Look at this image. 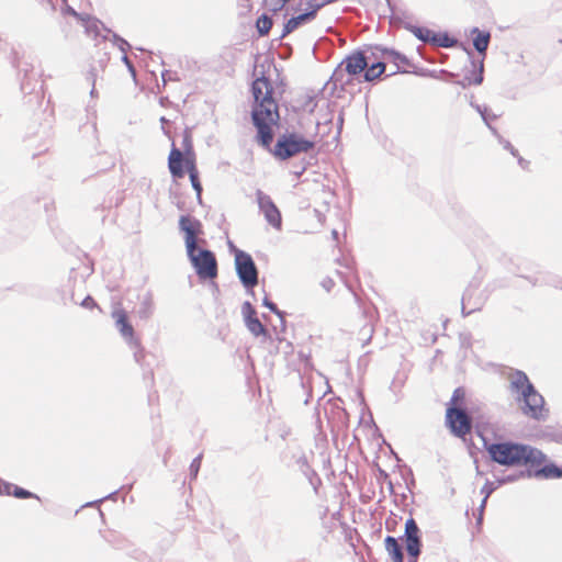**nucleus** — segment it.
Returning a JSON list of instances; mask_svg holds the SVG:
<instances>
[{"instance_id":"nucleus-1","label":"nucleus","mask_w":562,"mask_h":562,"mask_svg":"<svg viewBox=\"0 0 562 562\" xmlns=\"http://www.w3.org/2000/svg\"><path fill=\"white\" fill-rule=\"evenodd\" d=\"M250 93V121L256 128L254 139L261 148H269L274 139L273 127L279 125L281 117L272 81L265 71L251 81Z\"/></svg>"},{"instance_id":"nucleus-2","label":"nucleus","mask_w":562,"mask_h":562,"mask_svg":"<svg viewBox=\"0 0 562 562\" xmlns=\"http://www.w3.org/2000/svg\"><path fill=\"white\" fill-rule=\"evenodd\" d=\"M179 229L183 233L184 246L188 259L200 280H213L217 277L218 268L215 254L207 248H196V236L203 234V225L200 220L181 215Z\"/></svg>"},{"instance_id":"nucleus-3","label":"nucleus","mask_w":562,"mask_h":562,"mask_svg":"<svg viewBox=\"0 0 562 562\" xmlns=\"http://www.w3.org/2000/svg\"><path fill=\"white\" fill-rule=\"evenodd\" d=\"M482 446L493 463L512 468H526L543 457V452L528 443L498 437L491 440L487 436L482 439Z\"/></svg>"},{"instance_id":"nucleus-4","label":"nucleus","mask_w":562,"mask_h":562,"mask_svg":"<svg viewBox=\"0 0 562 562\" xmlns=\"http://www.w3.org/2000/svg\"><path fill=\"white\" fill-rule=\"evenodd\" d=\"M509 390L516 394V401L521 403L524 415L536 419H544V398L532 384L527 373L515 369L510 375Z\"/></svg>"},{"instance_id":"nucleus-5","label":"nucleus","mask_w":562,"mask_h":562,"mask_svg":"<svg viewBox=\"0 0 562 562\" xmlns=\"http://www.w3.org/2000/svg\"><path fill=\"white\" fill-rule=\"evenodd\" d=\"M316 142L305 137L294 130H285L280 133L274 144L270 143L269 148H263L271 154L276 160L285 161L301 154L314 150Z\"/></svg>"},{"instance_id":"nucleus-6","label":"nucleus","mask_w":562,"mask_h":562,"mask_svg":"<svg viewBox=\"0 0 562 562\" xmlns=\"http://www.w3.org/2000/svg\"><path fill=\"white\" fill-rule=\"evenodd\" d=\"M168 169L173 179H181L186 173L189 175L192 189L196 194V200L201 204L203 188L199 178L195 160L193 158L182 159V153L173 142L168 155Z\"/></svg>"},{"instance_id":"nucleus-7","label":"nucleus","mask_w":562,"mask_h":562,"mask_svg":"<svg viewBox=\"0 0 562 562\" xmlns=\"http://www.w3.org/2000/svg\"><path fill=\"white\" fill-rule=\"evenodd\" d=\"M235 272L247 293L255 295L254 289L258 284V268L251 255L245 250L236 249Z\"/></svg>"},{"instance_id":"nucleus-8","label":"nucleus","mask_w":562,"mask_h":562,"mask_svg":"<svg viewBox=\"0 0 562 562\" xmlns=\"http://www.w3.org/2000/svg\"><path fill=\"white\" fill-rule=\"evenodd\" d=\"M445 425L457 438H464L473 427L463 406L453 403L446 404Z\"/></svg>"},{"instance_id":"nucleus-9","label":"nucleus","mask_w":562,"mask_h":562,"mask_svg":"<svg viewBox=\"0 0 562 562\" xmlns=\"http://www.w3.org/2000/svg\"><path fill=\"white\" fill-rule=\"evenodd\" d=\"M462 406L475 429V435L482 440L487 436L486 432L491 425V416L486 405L479 400H468V403L462 404Z\"/></svg>"},{"instance_id":"nucleus-10","label":"nucleus","mask_w":562,"mask_h":562,"mask_svg":"<svg viewBox=\"0 0 562 562\" xmlns=\"http://www.w3.org/2000/svg\"><path fill=\"white\" fill-rule=\"evenodd\" d=\"M255 195L259 211L262 213L267 223L274 229L280 231L282 228V214L271 196L260 189L256 190Z\"/></svg>"},{"instance_id":"nucleus-11","label":"nucleus","mask_w":562,"mask_h":562,"mask_svg":"<svg viewBox=\"0 0 562 562\" xmlns=\"http://www.w3.org/2000/svg\"><path fill=\"white\" fill-rule=\"evenodd\" d=\"M527 475H532V479L553 480L562 477V465L549 460L548 456L543 452V457L537 462L529 464L526 469Z\"/></svg>"},{"instance_id":"nucleus-12","label":"nucleus","mask_w":562,"mask_h":562,"mask_svg":"<svg viewBox=\"0 0 562 562\" xmlns=\"http://www.w3.org/2000/svg\"><path fill=\"white\" fill-rule=\"evenodd\" d=\"M340 63L345 72L349 74V77H352L358 82L369 60L366 50L359 47L348 54Z\"/></svg>"},{"instance_id":"nucleus-13","label":"nucleus","mask_w":562,"mask_h":562,"mask_svg":"<svg viewBox=\"0 0 562 562\" xmlns=\"http://www.w3.org/2000/svg\"><path fill=\"white\" fill-rule=\"evenodd\" d=\"M112 318L115 322V327L130 346H138V339L135 337L134 327L128 318L126 311L123 308H115L112 312Z\"/></svg>"},{"instance_id":"nucleus-14","label":"nucleus","mask_w":562,"mask_h":562,"mask_svg":"<svg viewBox=\"0 0 562 562\" xmlns=\"http://www.w3.org/2000/svg\"><path fill=\"white\" fill-rule=\"evenodd\" d=\"M98 25H101L102 29L111 35L110 41L113 45H115L122 53H126L128 49L132 48L131 44L121 35L113 32L112 30L108 29L100 20L98 19H91V22L87 24L86 29L87 31H95V35H98Z\"/></svg>"},{"instance_id":"nucleus-15","label":"nucleus","mask_w":562,"mask_h":562,"mask_svg":"<svg viewBox=\"0 0 562 562\" xmlns=\"http://www.w3.org/2000/svg\"><path fill=\"white\" fill-rule=\"evenodd\" d=\"M470 35L474 49L477 52V54L482 55V58H485L486 50L491 41V33L474 26L470 31Z\"/></svg>"},{"instance_id":"nucleus-16","label":"nucleus","mask_w":562,"mask_h":562,"mask_svg":"<svg viewBox=\"0 0 562 562\" xmlns=\"http://www.w3.org/2000/svg\"><path fill=\"white\" fill-rule=\"evenodd\" d=\"M395 19H397L400 21L401 26L404 30L412 33L418 41H420L423 43L431 44L432 34H434L432 30H430L426 26L413 24L408 21L401 19L400 16H395Z\"/></svg>"},{"instance_id":"nucleus-17","label":"nucleus","mask_w":562,"mask_h":562,"mask_svg":"<svg viewBox=\"0 0 562 562\" xmlns=\"http://www.w3.org/2000/svg\"><path fill=\"white\" fill-rule=\"evenodd\" d=\"M386 70L385 61H371L366 66L362 77L358 79V82H375L379 80Z\"/></svg>"},{"instance_id":"nucleus-18","label":"nucleus","mask_w":562,"mask_h":562,"mask_svg":"<svg viewBox=\"0 0 562 562\" xmlns=\"http://www.w3.org/2000/svg\"><path fill=\"white\" fill-rule=\"evenodd\" d=\"M387 60L393 63L397 68H396V70L386 75V77L393 76L395 74H407L408 72L407 70L400 68L401 65L413 66L412 61L405 54H403L402 52H400L393 47H387L386 61Z\"/></svg>"},{"instance_id":"nucleus-19","label":"nucleus","mask_w":562,"mask_h":562,"mask_svg":"<svg viewBox=\"0 0 562 562\" xmlns=\"http://www.w3.org/2000/svg\"><path fill=\"white\" fill-rule=\"evenodd\" d=\"M353 81L352 77H349V74L345 72L341 63H339L334 69L327 83H331L333 89H337L339 86L341 90H345L346 87L352 85Z\"/></svg>"},{"instance_id":"nucleus-20","label":"nucleus","mask_w":562,"mask_h":562,"mask_svg":"<svg viewBox=\"0 0 562 562\" xmlns=\"http://www.w3.org/2000/svg\"><path fill=\"white\" fill-rule=\"evenodd\" d=\"M296 464L310 484L314 487L315 491H317V485L321 484V479L317 472L310 465L307 458L305 456H301L296 460Z\"/></svg>"},{"instance_id":"nucleus-21","label":"nucleus","mask_w":562,"mask_h":562,"mask_svg":"<svg viewBox=\"0 0 562 562\" xmlns=\"http://www.w3.org/2000/svg\"><path fill=\"white\" fill-rule=\"evenodd\" d=\"M384 547L392 562H404L403 549L395 537L386 536Z\"/></svg>"},{"instance_id":"nucleus-22","label":"nucleus","mask_w":562,"mask_h":562,"mask_svg":"<svg viewBox=\"0 0 562 562\" xmlns=\"http://www.w3.org/2000/svg\"><path fill=\"white\" fill-rule=\"evenodd\" d=\"M458 44V40L454 36H452L448 31H434L431 45L441 48H451L457 46Z\"/></svg>"},{"instance_id":"nucleus-23","label":"nucleus","mask_w":562,"mask_h":562,"mask_svg":"<svg viewBox=\"0 0 562 562\" xmlns=\"http://www.w3.org/2000/svg\"><path fill=\"white\" fill-rule=\"evenodd\" d=\"M366 50L369 63L371 61H385L386 63V50L387 46L382 44H369L361 47Z\"/></svg>"},{"instance_id":"nucleus-24","label":"nucleus","mask_w":562,"mask_h":562,"mask_svg":"<svg viewBox=\"0 0 562 562\" xmlns=\"http://www.w3.org/2000/svg\"><path fill=\"white\" fill-rule=\"evenodd\" d=\"M182 159L193 158L195 160V153L192 140V132L190 127H186L182 133Z\"/></svg>"},{"instance_id":"nucleus-25","label":"nucleus","mask_w":562,"mask_h":562,"mask_svg":"<svg viewBox=\"0 0 562 562\" xmlns=\"http://www.w3.org/2000/svg\"><path fill=\"white\" fill-rule=\"evenodd\" d=\"M154 313V300L153 293L147 291L143 296L139 308L138 316L140 319H148Z\"/></svg>"},{"instance_id":"nucleus-26","label":"nucleus","mask_w":562,"mask_h":562,"mask_svg":"<svg viewBox=\"0 0 562 562\" xmlns=\"http://www.w3.org/2000/svg\"><path fill=\"white\" fill-rule=\"evenodd\" d=\"M246 328L255 337H269L268 330L265 328L258 316H254L244 321Z\"/></svg>"},{"instance_id":"nucleus-27","label":"nucleus","mask_w":562,"mask_h":562,"mask_svg":"<svg viewBox=\"0 0 562 562\" xmlns=\"http://www.w3.org/2000/svg\"><path fill=\"white\" fill-rule=\"evenodd\" d=\"M405 551H422L423 550V535H411L401 537Z\"/></svg>"},{"instance_id":"nucleus-28","label":"nucleus","mask_w":562,"mask_h":562,"mask_svg":"<svg viewBox=\"0 0 562 562\" xmlns=\"http://www.w3.org/2000/svg\"><path fill=\"white\" fill-rule=\"evenodd\" d=\"M484 80V70H483V66L481 65V68L476 69L475 70V76H465L458 80L456 83L461 86L463 89L474 85V86H479L483 82Z\"/></svg>"},{"instance_id":"nucleus-29","label":"nucleus","mask_w":562,"mask_h":562,"mask_svg":"<svg viewBox=\"0 0 562 562\" xmlns=\"http://www.w3.org/2000/svg\"><path fill=\"white\" fill-rule=\"evenodd\" d=\"M470 105L480 114L485 125H488V121H494L498 115L494 114L487 105H481L473 101V95L470 99Z\"/></svg>"},{"instance_id":"nucleus-30","label":"nucleus","mask_w":562,"mask_h":562,"mask_svg":"<svg viewBox=\"0 0 562 562\" xmlns=\"http://www.w3.org/2000/svg\"><path fill=\"white\" fill-rule=\"evenodd\" d=\"M272 26V20L267 13H261L256 20V30L260 37L268 35Z\"/></svg>"},{"instance_id":"nucleus-31","label":"nucleus","mask_w":562,"mask_h":562,"mask_svg":"<svg viewBox=\"0 0 562 562\" xmlns=\"http://www.w3.org/2000/svg\"><path fill=\"white\" fill-rule=\"evenodd\" d=\"M303 24H304V21L300 16V13L296 15H292L283 24V30H282L280 37H285L286 35H289L290 33H292L293 31H295L297 27H300Z\"/></svg>"},{"instance_id":"nucleus-32","label":"nucleus","mask_w":562,"mask_h":562,"mask_svg":"<svg viewBox=\"0 0 562 562\" xmlns=\"http://www.w3.org/2000/svg\"><path fill=\"white\" fill-rule=\"evenodd\" d=\"M33 70L32 65H27L25 68H22L20 72H23V77L21 78L20 86L21 90L24 93H30L33 91L34 87L31 85L29 80V72Z\"/></svg>"},{"instance_id":"nucleus-33","label":"nucleus","mask_w":562,"mask_h":562,"mask_svg":"<svg viewBox=\"0 0 562 562\" xmlns=\"http://www.w3.org/2000/svg\"><path fill=\"white\" fill-rule=\"evenodd\" d=\"M520 479H532V475H527L526 474V468H524V469L519 470L516 473H512V474L505 475V476H503V477H501L498 480H499L501 485H503V484L516 482V481H518Z\"/></svg>"},{"instance_id":"nucleus-34","label":"nucleus","mask_w":562,"mask_h":562,"mask_svg":"<svg viewBox=\"0 0 562 562\" xmlns=\"http://www.w3.org/2000/svg\"><path fill=\"white\" fill-rule=\"evenodd\" d=\"M12 496L19 499H27V498H35L41 499L40 496L22 486L15 485L14 490H12Z\"/></svg>"},{"instance_id":"nucleus-35","label":"nucleus","mask_w":562,"mask_h":562,"mask_svg":"<svg viewBox=\"0 0 562 562\" xmlns=\"http://www.w3.org/2000/svg\"><path fill=\"white\" fill-rule=\"evenodd\" d=\"M411 535H423L420 528L418 527L416 520L413 517L406 519L403 536Z\"/></svg>"},{"instance_id":"nucleus-36","label":"nucleus","mask_w":562,"mask_h":562,"mask_svg":"<svg viewBox=\"0 0 562 562\" xmlns=\"http://www.w3.org/2000/svg\"><path fill=\"white\" fill-rule=\"evenodd\" d=\"M448 403H453L457 405H464L468 403L465 398V389L463 386H458L454 389L452 396Z\"/></svg>"},{"instance_id":"nucleus-37","label":"nucleus","mask_w":562,"mask_h":562,"mask_svg":"<svg viewBox=\"0 0 562 562\" xmlns=\"http://www.w3.org/2000/svg\"><path fill=\"white\" fill-rule=\"evenodd\" d=\"M203 454H198L190 463L189 471L191 480H195L201 469Z\"/></svg>"},{"instance_id":"nucleus-38","label":"nucleus","mask_w":562,"mask_h":562,"mask_svg":"<svg viewBox=\"0 0 562 562\" xmlns=\"http://www.w3.org/2000/svg\"><path fill=\"white\" fill-rule=\"evenodd\" d=\"M501 486L499 480L493 482L490 480H486L484 485L481 488V494L485 496V498H488L498 487Z\"/></svg>"},{"instance_id":"nucleus-39","label":"nucleus","mask_w":562,"mask_h":562,"mask_svg":"<svg viewBox=\"0 0 562 562\" xmlns=\"http://www.w3.org/2000/svg\"><path fill=\"white\" fill-rule=\"evenodd\" d=\"M468 56L471 60L472 68L465 74V76H475V70L481 68V65L484 67V58L476 60L474 58L473 53L470 49H467Z\"/></svg>"},{"instance_id":"nucleus-40","label":"nucleus","mask_w":562,"mask_h":562,"mask_svg":"<svg viewBox=\"0 0 562 562\" xmlns=\"http://www.w3.org/2000/svg\"><path fill=\"white\" fill-rule=\"evenodd\" d=\"M262 305L267 307L271 313H273L278 318H282L283 311H281L278 305L268 296L263 297Z\"/></svg>"},{"instance_id":"nucleus-41","label":"nucleus","mask_w":562,"mask_h":562,"mask_svg":"<svg viewBox=\"0 0 562 562\" xmlns=\"http://www.w3.org/2000/svg\"><path fill=\"white\" fill-rule=\"evenodd\" d=\"M241 315L244 321L254 316H257V311L249 301H245L241 304Z\"/></svg>"},{"instance_id":"nucleus-42","label":"nucleus","mask_w":562,"mask_h":562,"mask_svg":"<svg viewBox=\"0 0 562 562\" xmlns=\"http://www.w3.org/2000/svg\"><path fill=\"white\" fill-rule=\"evenodd\" d=\"M326 4L327 1L308 0L304 10H313L314 15L316 16L317 12Z\"/></svg>"},{"instance_id":"nucleus-43","label":"nucleus","mask_w":562,"mask_h":562,"mask_svg":"<svg viewBox=\"0 0 562 562\" xmlns=\"http://www.w3.org/2000/svg\"><path fill=\"white\" fill-rule=\"evenodd\" d=\"M498 143L504 147V149L508 150L513 156H518V150L512 145V143L505 139L503 136H499Z\"/></svg>"},{"instance_id":"nucleus-44","label":"nucleus","mask_w":562,"mask_h":562,"mask_svg":"<svg viewBox=\"0 0 562 562\" xmlns=\"http://www.w3.org/2000/svg\"><path fill=\"white\" fill-rule=\"evenodd\" d=\"M95 79H97L95 69L91 68V70L89 71V76H88V80H90L91 83H92V88L90 90L91 98H94V97L98 95V92H97V89H95Z\"/></svg>"},{"instance_id":"nucleus-45","label":"nucleus","mask_w":562,"mask_h":562,"mask_svg":"<svg viewBox=\"0 0 562 562\" xmlns=\"http://www.w3.org/2000/svg\"><path fill=\"white\" fill-rule=\"evenodd\" d=\"M80 305L85 308L92 310L98 307V303L91 295H87L80 303Z\"/></svg>"},{"instance_id":"nucleus-46","label":"nucleus","mask_w":562,"mask_h":562,"mask_svg":"<svg viewBox=\"0 0 562 562\" xmlns=\"http://www.w3.org/2000/svg\"><path fill=\"white\" fill-rule=\"evenodd\" d=\"M331 122H333V115H331V113H330V112H327V113L324 115V120H323V121L318 120V121L316 122V131L318 132V131H319V128H321V126H328V125H330V124H331Z\"/></svg>"},{"instance_id":"nucleus-47","label":"nucleus","mask_w":562,"mask_h":562,"mask_svg":"<svg viewBox=\"0 0 562 562\" xmlns=\"http://www.w3.org/2000/svg\"><path fill=\"white\" fill-rule=\"evenodd\" d=\"M15 485L16 484H13V483H10V482L3 481V480H2V482H0V487L2 488L1 492L4 495H11L12 496V490H14Z\"/></svg>"},{"instance_id":"nucleus-48","label":"nucleus","mask_w":562,"mask_h":562,"mask_svg":"<svg viewBox=\"0 0 562 562\" xmlns=\"http://www.w3.org/2000/svg\"><path fill=\"white\" fill-rule=\"evenodd\" d=\"M121 60L123 61V64L126 66V68L128 69V71L131 72V75L133 77H135V68L133 66V63L131 61V59L127 57L126 53H123L122 57H121Z\"/></svg>"},{"instance_id":"nucleus-49","label":"nucleus","mask_w":562,"mask_h":562,"mask_svg":"<svg viewBox=\"0 0 562 562\" xmlns=\"http://www.w3.org/2000/svg\"><path fill=\"white\" fill-rule=\"evenodd\" d=\"M132 348H135L134 351V359L137 363H142V360L144 359V350L140 347V344L138 342V346H131Z\"/></svg>"},{"instance_id":"nucleus-50","label":"nucleus","mask_w":562,"mask_h":562,"mask_svg":"<svg viewBox=\"0 0 562 562\" xmlns=\"http://www.w3.org/2000/svg\"><path fill=\"white\" fill-rule=\"evenodd\" d=\"M300 16L303 19L304 24L311 22L316 18L313 13V10H304L303 12L300 13Z\"/></svg>"},{"instance_id":"nucleus-51","label":"nucleus","mask_w":562,"mask_h":562,"mask_svg":"<svg viewBox=\"0 0 562 562\" xmlns=\"http://www.w3.org/2000/svg\"><path fill=\"white\" fill-rule=\"evenodd\" d=\"M117 493H119V490H115V491L109 493L108 495H105L104 497H102V498H100L98 501L91 502V504L101 503L104 499L115 501V498L117 496ZM87 505H90V503H88Z\"/></svg>"},{"instance_id":"nucleus-52","label":"nucleus","mask_w":562,"mask_h":562,"mask_svg":"<svg viewBox=\"0 0 562 562\" xmlns=\"http://www.w3.org/2000/svg\"><path fill=\"white\" fill-rule=\"evenodd\" d=\"M465 295H467V292L463 294L462 300H461V313H462V316H463V317H467V316H469L470 314H472L473 312H475V311L480 310V308L477 307V308H472V310H470V311H467V310H465V306H464Z\"/></svg>"},{"instance_id":"nucleus-53","label":"nucleus","mask_w":562,"mask_h":562,"mask_svg":"<svg viewBox=\"0 0 562 562\" xmlns=\"http://www.w3.org/2000/svg\"><path fill=\"white\" fill-rule=\"evenodd\" d=\"M342 125H344V112L341 111L337 117V134H336L335 138H338L340 136Z\"/></svg>"},{"instance_id":"nucleus-54","label":"nucleus","mask_w":562,"mask_h":562,"mask_svg":"<svg viewBox=\"0 0 562 562\" xmlns=\"http://www.w3.org/2000/svg\"><path fill=\"white\" fill-rule=\"evenodd\" d=\"M407 553V562H418V558L422 553V551H406Z\"/></svg>"},{"instance_id":"nucleus-55","label":"nucleus","mask_w":562,"mask_h":562,"mask_svg":"<svg viewBox=\"0 0 562 562\" xmlns=\"http://www.w3.org/2000/svg\"><path fill=\"white\" fill-rule=\"evenodd\" d=\"M335 285V282L330 278H326L322 281V286L327 291L330 292L333 286Z\"/></svg>"},{"instance_id":"nucleus-56","label":"nucleus","mask_w":562,"mask_h":562,"mask_svg":"<svg viewBox=\"0 0 562 562\" xmlns=\"http://www.w3.org/2000/svg\"><path fill=\"white\" fill-rule=\"evenodd\" d=\"M407 472L409 475V480L405 479V481H406V486H407L408 491H411V486L415 484V480H414L413 471L411 468H408Z\"/></svg>"},{"instance_id":"nucleus-57","label":"nucleus","mask_w":562,"mask_h":562,"mask_svg":"<svg viewBox=\"0 0 562 562\" xmlns=\"http://www.w3.org/2000/svg\"><path fill=\"white\" fill-rule=\"evenodd\" d=\"M486 502H487V498H485V496L483 497L481 504H480V507H479V518H477V522H480L482 520V517H483V510H484V507L486 505Z\"/></svg>"},{"instance_id":"nucleus-58","label":"nucleus","mask_w":562,"mask_h":562,"mask_svg":"<svg viewBox=\"0 0 562 562\" xmlns=\"http://www.w3.org/2000/svg\"><path fill=\"white\" fill-rule=\"evenodd\" d=\"M411 72L417 76H427L429 74V70L415 67L414 70H412Z\"/></svg>"},{"instance_id":"nucleus-59","label":"nucleus","mask_w":562,"mask_h":562,"mask_svg":"<svg viewBox=\"0 0 562 562\" xmlns=\"http://www.w3.org/2000/svg\"><path fill=\"white\" fill-rule=\"evenodd\" d=\"M487 128L492 132V134L499 140V136H502L497 128L491 124V121H488V125H486Z\"/></svg>"},{"instance_id":"nucleus-60","label":"nucleus","mask_w":562,"mask_h":562,"mask_svg":"<svg viewBox=\"0 0 562 562\" xmlns=\"http://www.w3.org/2000/svg\"><path fill=\"white\" fill-rule=\"evenodd\" d=\"M285 316H286V313L283 311L282 318H279L280 319V327H281V331L282 333H284L285 329H286Z\"/></svg>"},{"instance_id":"nucleus-61","label":"nucleus","mask_w":562,"mask_h":562,"mask_svg":"<svg viewBox=\"0 0 562 562\" xmlns=\"http://www.w3.org/2000/svg\"><path fill=\"white\" fill-rule=\"evenodd\" d=\"M518 158V164L522 169H526L529 166V161L525 158L520 157L519 155L516 156Z\"/></svg>"},{"instance_id":"nucleus-62","label":"nucleus","mask_w":562,"mask_h":562,"mask_svg":"<svg viewBox=\"0 0 562 562\" xmlns=\"http://www.w3.org/2000/svg\"><path fill=\"white\" fill-rule=\"evenodd\" d=\"M211 285H212V290H213V295L216 297L220 294L218 284L216 282L212 281Z\"/></svg>"},{"instance_id":"nucleus-63","label":"nucleus","mask_w":562,"mask_h":562,"mask_svg":"<svg viewBox=\"0 0 562 562\" xmlns=\"http://www.w3.org/2000/svg\"><path fill=\"white\" fill-rule=\"evenodd\" d=\"M161 79H162L164 83H166V81L170 79V71L169 70H164L161 72Z\"/></svg>"},{"instance_id":"nucleus-64","label":"nucleus","mask_w":562,"mask_h":562,"mask_svg":"<svg viewBox=\"0 0 562 562\" xmlns=\"http://www.w3.org/2000/svg\"><path fill=\"white\" fill-rule=\"evenodd\" d=\"M227 245H228V248H229L231 252H234V254H235V252H236V249H238V248L233 244V241H231V240H228Z\"/></svg>"}]
</instances>
